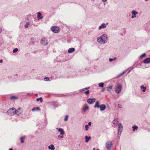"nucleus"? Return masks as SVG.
Segmentation results:
<instances>
[{
	"mask_svg": "<svg viewBox=\"0 0 150 150\" xmlns=\"http://www.w3.org/2000/svg\"><path fill=\"white\" fill-rule=\"evenodd\" d=\"M97 41L100 44H105L108 41V37L105 34H103L97 38Z\"/></svg>",
	"mask_w": 150,
	"mask_h": 150,
	"instance_id": "nucleus-1",
	"label": "nucleus"
},
{
	"mask_svg": "<svg viewBox=\"0 0 150 150\" xmlns=\"http://www.w3.org/2000/svg\"><path fill=\"white\" fill-rule=\"evenodd\" d=\"M105 146L107 150H110L112 146V143L110 141H108L106 143Z\"/></svg>",
	"mask_w": 150,
	"mask_h": 150,
	"instance_id": "nucleus-2",
	"label": "nucleus"
},
{
	"mask_svg": "<svg viewBox=\"0 0 150 150\" xmlns=\"http://www.w3.org/2000/svg\"><path fill=\"white\" fill-rule=\"evenodd\" d=\"M15 108H11L9 109L7 112V114L10 116H12L14 115V110Z\"/></svg>",
	"mask_w": 150,
	"mask_h": 150,
	"instance_id": "nucleus-3",
	"label": "nucleus"
},
{
	"mask_svg": "<svg viewBox=\"0 0 150 150\" xmlns=\"http://www.w3.org/2000/svg\"><path fill=\"white\" fill-rule=\"evenodd\" d=\"M122 88V86L121 84H118L117 85L115 91L117 93H119L121 91V89Z\"/></svg>",
	"mask_w": 150,
	"mask_h": 150,
	"instance_id": "nucleus-4",
	"label": "nucleus"
},
{
	"mask_svg": "<svg viewBox=\"0 0 150 150\" xmlns=\"http://www.w3.org/2000/svg\"><path fill=\"white\" fill-rule=\"evenodd\" d=\"M23 112L22 109L19 108L16 110H14V113L17 115H19L21 114Z\"/></svg>",
	"mask_w": 150,
	"mask_h": 150,
	"instance_id": "nucleus-5",
	"label": "nucleus"
},
{
	"mask_svg": "<svg viewBox=\"0 0 150 150\" xmlns=\"http://www.w3.org/2000/svg\"><path fill=\"white\" fill-rule=\"evenodd\" d=\"M59 28L58 27L54 26L52 27L51 28V29L52 31L55 33H56L58 32L59 30Z\"/></svg>",
	"mask_w": 150,
	"mask_h": 150,
	"instance_id": "nucleus-6",
	"label": "nucleus"
},
{
	"mask_svg": "<svg viewBox=\"0 0 150 150\" xmlns=\"http://www.w3.org/2000/svg\"><path fill=\"white\" fill-rule=\"evenodd\" d=\"M123 129V126L122 124L121 123L118 124V134H120H120H121V132L122 131Z\"/></svg>",
	"mask_w": 150,
	"mask_h": 150,
	"instance_id": "nucleus-7",
	"label": "nucleus"
},
{
	"mask_svg": "<svg viewBox=\"0 0 150 150\" xmlns=\"http://www.w3.org/2000/svg\"><path fill=\"white\" fill-rule=\"evenodd\" d=\"M108 23H102L100 25L98 28V29L99 30H100L102 29H104L106 27L107 25H108Z\"/></svg>",
	"mask_w": 150,
	"mask_h": 150,
	"instance_id": "nucleus-8",
	"label": "nucleus"
},
{
	"mask_svg": "<svg viewBox=\"0 0 150 150\" xmlns=\"http://www.w3.org/2000/svg\"><path fill=\"white\" fill-rule=\"evenodd\" d=\"M41 43L44 45H46L48 44V41L45 38H42L41 40Z\"/></svg>",
	"mask_w": 150,
	"mask_h": 150,
	"instance_id": "nucleus-9",
	"label": "nucleus"
},
{
	"mask_svg": "<svg viewBox=\"0 0 150 150\" xmlns=\"http://www.w3.org/2000/svg\"><path fill=\"white\" fill-rule=\"evenodd\" d=\"M96 99L93 98H88L87 100V102L89 104H91L94 103L96 101Z\"/></svg>",
	"mask_w": 150,
	"mask_h": 150,
	"instance_id": "nucleus-10",
	"label": "nucleus"
},
{
	"mask_svg": "<svg viewBox=\"0 0 150 150\" xmlns=\"http://www.w3.org/2000/svg\"><path fill=\"white\" fill-rule=\"evenodd\" d=\"M113 124L112 126L114 127H115L117 126V125L118 124V121L117 119H116L114 120L113 121Z\"/></svg>",
	"mask_w": 150,
	"mask_h": 150,
	"instance_id": "nucleus-11",
	"label": "nucleus"
},
{
	"mask_svg": "<svg viewBox=\"0 0 150 150\" xmlns=\"http://www.w3.org/2000/svg\"><path fill=\"white\" fill-rule=\"evenodd\" d=\"M138 13V12H137L136 11H135L133 10L132 12V16L131 17V18H134L136 17L137 14Z\"/></svg>",
	"mask_w": 150,
	"mask_h": 150,
	"instance_id": "nucleus-12",
	"label": "nucleus"
},
{
	"mask_svg": "<svg viewBox=\"0 0 150 150\" xmlns=\"http://www.w3.org/2000/svg\"><path fill=\"white\" fill-rule=\"evenodd\" d=\"M56 129L58 130V131L60 132V134L61 135H63L64 133L63 130L61 128H56Z\"/></svg>",
	"mask_w": 150,
	"mask_h": 150,
	"instance_id": "nucleus-13",
	"label": "nucleus"
},
{
	"mask_svg": "<svg viewBox=\"0 0 150 150\" xmlns=\"http://www.w3.org/2000/svg\"><path fill=\"white\" fill-rule=\"evenodd\" d=\"M100 111H103L106 109V106L104 104H102L100 105L99 107Z\"/></svg>",
	"mask_w": 150,
	"mask_h": 150,
	"instance_id": "nucleus-14",
	"label": "nucleus"
},
{
	"mask_svg": "<svg viewBox=\"0 0 150 150\" xmlns=\"http://www.w3.org/2000/svg\"><path fill=\"white\" fill-rule=\"evenodd\" d=\"M100 107L99 104V102L98 101H97L96 102L94 106V108H99Z\"/></svg>",
	"mask_w": 150,
	"mask_h": 150,
	"instance_id": "nucleus-15",
	"label": "nucleus"
},
{
	"mask_svg": "<svg viewBox=\"0 0 150 150\" xmlns=\"http://www.w3.org/2000/svg\"><path fill=\"white\" fill-rule=\"evenodd\" d=\"M144 62L145 64H148L150 62V58H148L145 59L144 61Z\"/></svg>",
	"mask_w": 150,
	"mask_h": 150,
	"instance_id": "nucleus-16",
	"label": "nucleus"
},
{
	"mask_svg": "<svg viewBox=\"0 0 150 150\" xmlns=\"http://www.w3.org/2000/svg\"><path fill=\"white\" fill-rule=\"evenodd\" d=\"M40 108H39V107H35L32 110V111H40Z\"/></svg>",
	"mask_w": 150,
	"mask_h": 150,
	"instance_id": "nucleus-17",
	"label": "nucleus"
},
{
	"mask_svg": "<svg viewBox=\"0 0 150 150\" xmlns=\"http://www.w3.org/2000/svg\"><path fill=\"white\" fill-rule=\"evenodd\" d=\"M75 50V49L74 48H71L69 49L68 50V52L69 53H71L73 52H74Z\"/></svg>",
	"mask_w": 150,
	"mask_h": 150,
	"instance_id": "nucleus-18",
	"label": "nucleus"
},
{
	"mask_svg": "<svg viewBox=\"0 0 150 150\" xmlns=\"http://www.w3.org/2000/svg\"><path fill=\"white\" fill-rule=\"evenodd\" d=\"M91 122H89L88 123V125H86L85 126V127L86 128L85 130L86 131H87L88 130V126H90L91 125Z\"/></svg>",
	"mask_w": 150,
	"mask_h": 150,
	"instance_id": "nucleus-19",
	"label": "nucleus"
},
{
	"mask_svg": "<svg viewBox=\"0 0 150 150\" xmlns=\"http://www.w3.org/2000/svg\"><path fill=\"white\" fill-rule=\"evenodd\" d=\"M85 138L86 139L85 141L86 142H88L89 141V140L91 139L90 137H88L87 136H85Z\"/></svg>",
	"mask_w": 150,
	"mask_h": 150,
	"instance_id": "nucleus-20",
	"label": "nucleus"
},
{
	"mask_svg": "<svg viewBox=\"0 0 150 150\" xmlns=\"http://www.w3.org/2000/svg\"><path fill=\"white\" fill-rule=\"evenodd\" d=\"M37 17L38 19H42V16L41 15V13L40 12H38V13Z\"/></svg>",
	"mask_w": 150,
	"mask_h": 150,
	"instance_id": "nucleus-21",
	"label": "nucleus"
},
{
	"mask_svg": "<svg viewBox=\"0 0 150 150\" xmlns=\"http://www.w3.org/2000/svg\"><path fill=\"white\" fill-rule=\"evenodd\" d=\"M48 149L51 150H54L55 147L53 144H51L50 146H48Z\"/></svg>",
	"mask_w": 150,
	"mask_h": 150,
	"instance_id": "nucleus-22",
	"label": "nucleus"
},
{
	"mask_svg": "<svg viewBox=\"0 0 150 150\" xmlns=\"http://www.w3.org/2000/svg\"><path fill=\"white\" fill-rule=\"evenodd\" d=\"M89 108V107L87 105H86L83 108V110L84 112H85L86 110H88Z\"/></svg>",
	"mask_w": 150,
	"mask_h": 150,
	"instance_id": "nucleus-23",
	"label": "nucleus"
},
{
	"mask_svg": "<svg viewBox=\"0 0 150 150\" xmlns=\"http://www.w3.org/2000/svg\"><path fill=\"white\" fill-rule=\"evenodd\" d=\"M141 88L142 89L143 92H144L146 91V88L144 87V86H141Z\"/></svg>",
	"mask_w": 150,
	"mask_h": 150,
	"instance_id": "nucleus-24",
	"label": "nucleus"
},
{
	"mask_svg": "<svg viewBox=\"0 0 150 150\" xmlns=\"http://www.w3.org/2000/svg\"><path fill=\"white\" fill-rule=\"evenodd\" d=\"M146 56V54L145 53H144L142 54V55L140 56L139 57V59H142L143 58H144V57H145Z\"/></svg>",
	"mask_w": 150,
	"mask_h": 150,
	"instance_id": "nucleus-25",
	"label": "nucleus"
},
{
	"mask_svg": "<svg viewBox=\"0 0 150 150\" xmlns=\"http://www.w3.org/2000/svg\"><path fill=\"white\" fill-rule=\"evenodd\" d=\"M112 86H109L107 87V90L108 91L110 92L111 91V90L112 89Z\"/></svg>",
	"mask_w": 150,
	"mask_h": 150,
	"instance_id": "nucleus-26",
	"label": "nucleus"
},
{
	"mask_svg": "<svg viewBox=\"0 0 150 150\" xmlns=\"http://www.w3.org/2000/svg\"><path fill=\"white\" fill-rule=\"evenodd\" d=\"M132 128L133 129V131H134L138 129V127L137 126L134 125L132 127Z\"/></svg>",
	"mask_w": 150,
	"mask_h": 150,
	"instance_id": "nucleus-27",
	"label": "nucleus"
},
{
	"mask_svg": "<svg viewBox=\"0 0 150 150\" xmlns=\"http://www.w3.org/2000/svg\"><path fill=\"white\" fill-rule=\"evenodd\" d=\"M117 59V58L116 57H114L113 58H109V60L110 62H111L112 61H114Z\"/></svg>",
	"mask_w": 150,
	"mask_h": 150,
	"instance_id": "nucleus-28",
	"label": "nucleus"
},
{
	"mask_svg": "<svg viewBox=\"0 0 150 150\" xmlns=\"http://www.w3.org/2000/svg\"><path fill=\"white\" fill-rule=\"evenodd\" d=\"M53 106L55 108H56L58 106V103H57V102H54L53 104Z\"/></svg>",
	"mask_w": 150,
	"mask_h": 150,
	"instance_id": "nucleus-29",
	"label": "nucleus"
},
{
	"mask_svg": "<svg viewBox=\"0 0 150 150\" xmlns=\"http://www.w3.org/2000/svg\"><path fill=\"white\" fill-rule=\"evenodd\" d=\"M127 71V70H126L124 71L123 72H122L121 74L119 75L118 76V77H120L121 76H122L124 74H125L126 73Z\"/></svg>",
	"mask_w": 150,
	"mask_h": 150,
	"instance_id": "nucleus-30",
	"label": "nucleus"
},
{
	"mask_svg": "<svg viewBox=\"0 0 150 150\" xmlns=\"http://www.w3.org/2000/svg\"><path fill=\"white\" fill-rule=\"evenodd\" d=\"M104 83H100L98 84V85L100 87H103Z\"/></svg>",
	"mask_w": 150,
	"mask_h": 150,
	"instance_id": "nucleus-31",
	"label": "nucleus"
},
{
	"mask_svg": "<svg viewBox=\"0 0 150 150\" xmlns=\"http://www.w3.org/2000/svg\"><path fill=\"white\" fill-rule=\"evenodd\" d=\"M36 100L37 101H38L39 100H40L41 102H42V99L41 97H40L39 98H37L36 99Z\"/></svg>",
	"mask_w": 150,
	"mask_h": 150,
	"instance_id": "nucleus-32",
	"label": "nucleus"
},
{
	"mask_svg": "<svg viewBox=\"0 0 150 150\" xmlns=\"http://www.w3.org/2000/svg\"><path fill=\"white\" fill-rule=\"evenodd\" d=\"M30 24V23L29 22H27L26 23V24L25 25L24 27L25 28H28V26Z\"/></svg>",
	"mask_w": 150,
	"mask_h": 150,
	"instance_id": "nucleus-33",
	"label": "nucleus"
},
{
	"mask_svg": "<svg viewBox=\"0 0 150 150\" xmlns=\"http://www.w3.org/2000/svg\"><path fill=\"white\" fill-rule=\"evenodd\" d=\"M25 138V137H21V138L20 139L21 140V143H24V140L23 139Z\"/></svg>",
	"mask_w": 150,
	"mask_h": 150,
	"instance_id": "nucleus-34",
	"label": "nucleus"
},
{
	"mask_svg": "<svg viewBox=\"0 0 150 150\" xmlns=\"http://www.w3.org/2000/svg\"><path fill=\"white\" fill-rule=\"evenodd\" d=\"M44 80L45 81H50V80L49 79V78L48 77H45L44 78Z\"/></svg>",
	"mask_w": 150,
	"mask_h": 150,
	"instance_id": "nucleus-35",
	"label": "nucleus"
},
{
	"mask_svg": "<svg viewBox=\"0 0 150 150\" xmlns=\"http://www.w3.org/2000/svg\"><path fill=\"white\" fill-rule=\"evenodd\" d=\"M18 48H16L13 50V53H16L18 51Z\"/></svg>",
	"mask_w": 150,
	"mask_h": 150,
	"instance_id": "nucleus-36",
	"label": "nucleus"
},
{
	"mask_svg": "<svg viewBox=\"0 0 150 150\" xmlns=\"http://www.w3.org/2000/svg\"><path fill=\"white\" fill-rule=\"evenodd\" d=\"M68 115H66L65 116V118L64 119V120L65 121H67L68 120Z\"/></svg>",
	"mask_w": 150,
	"mask_h": 150,
	"instance_id": "nucleus-37",
	"label": "nucleus"
},
{
	"mask_svg": "<svg viewBox=\"0 0 150 150\" xmlns=\"http://www.w3.org/2000/svg\"><path fill=\"white\" fill-rule=\"evenodd\" d=\"M10 98L11 99H16V98H17V97L15 96H11L10 97Z\"/></svg>",
	"mask_w": 150,
	"mask_h": 150,
	"instance_id": "nucleus-38",
	"label": "nucleus"
},
{
	"mask_svg": "<svg viewBox=\"0 0 150 150\" xmlns=\"http://www.w3.org/2000/svg\"><path fill=\"white\" fill-rule=\"evenodd\" d=\"M85 93L86 95H88L89 94V90H87L85 92Z\"/></svg>",
	"mask_w": 150,
	"mask_h": 150,
	"instance_id": "nucleus-39",
	"label": "nucleus"
},
{
	"mask_svg": "<svg viewBox=\"0 0 150 150\" xmlns=\"http://www.w3.org/2000/svg\"><path fill=\"white\" fill-rule=\"evenodd\" d=\"M118 106L120 108H122V106L120 104H118Z\"/></svg>",
	"mask_w": 150,
	"mask_h": 150,
	"instance_id": "nucleus-40",
	"label": "nucleus"
},
{
	"mask_svg": "<svg viewBox=\"0 0 150 150\" xmlns=\"http://www.w3.org/2000/svg\"><path fill=\"white\" fill-rule=\"evenodd\" d=\"M85 90V88H83L80 89L79 90V91L80 92H82V91H84Z\"/></svg>",
	"mask_w": 150,
	"mask_h": 150,
	"instance_id": "nucleus-41",
	"label": "nucleus"
},
{
	"mask_svg": "<svg viewBox=\"0 0 150 150\" xmlns=\"http://www.w3.org/2000/svg\"><path fill=\"white\" fill-rule=\"evenodd\" d=\"M63 135H58V138H62L63 137Z\"/></svg>",
	"mask_w": 150,
	"mask_h": 150,
	"instance_id": "nucleus-42",
	"label": "nucleus"
},
{
	"mask_svg": "<svg viewBox=\"0 0 150 150\" xmlns=\"http://www.w3.org/2000/svg\"><path fill=\"white\" fill-rule=\"evenodd\" d=\"M127 70H129L128 73H129L132 70V69H127Z\"/></svg>",
	"mask_w": 150,
	"mask_h": 150,
	"instance_id": "nucleus-43",
	"label": "nucleus"
},
{
	"mask_svg": "<svg viewBox=\"0 0 150 150\" xmlns=\"http://www.w3.org/2000/svg\"><path fill=\"white\" fill-rule=\"evenodd\" d=\"M105 91V88H103L102 90H101V91H102V92H103L104 91Z\"/></svg>",
	"mask_w": 150,
	"mask_h": 150,
	"instance_id": "nucleus-44",
	"label": "nucleus"
},
{
	"mask_svg": "<svg viewBox=\"0 0 150 150\" xmlns=\"http://www.w3.org/2000/svg\"><path fill=\"white\" fill-rule=\"evenodd\" d=\"M89 87H86V88H84L85 90H87V89H89Z\"/></svg>",
	"mask_w": 150,
	"mask_h": 150,
	"instance_id": "nucleus-45",
	"label": "nucleus"
},
{
	"mask_svg": "<svg viewBox=\"0 0 150 150\" xmlns=\"http://www.w3.org/2000/svg\"><path fill=\"white\" fill-rule=\"evenodd\" d=\"M121 134H120H120H118V137H119V138H120V135Z\"/></svg>",
	"mask_w": 150,
	"mask_h": 150,
	"instance_id": "nucleus-46",
	"label": "nucleus"
},
{
	"mask_svg": "<svg viewBox=\"0 0 150 150\" xmlns=\"http://www.w3.org/2000/svg\"><path fill=\"white\" fill-rule=\"evenodd\" d=\"M3 62V60L2 59L0 60V63H2Z\"/></svg>",
	"mask_w": 150,
	"mask_h": 150,
	"instance_id": "nucleus-47",
	"label": "nucleus"
},
{
	"mask_svg": "<svg viewBox=\"0 0 150 150\" xmlns=\"http://www.w3.org/2000/svg\"><path fill=\"white\" fill-rule=\"evenodd\" d=\"M2 31V28H1L0 27V33Z\"/></svg>",
	"mask_w": 150,
	"mask_h": 150,
	"instance_id": "nucleus-48",
	"label": "nucleus"
},
{
	"mask_svg": "<svg viewBox=\"0 0 150 150\" xmlns=\"http://www.w3.org/2000/svg\"><path fill=\"white\" fill-rule=\"evenodd\" d=\"M102 0L103 2H105V1H107V0Z\"/></svg>",
	"mask_w": 150,
	"mask_h": 150,
	"instance_id": "nucleus-49",
	"label": "nucleus"
},
{
	"mask_svg": "<svg viewBox=\"0 0 150 150\" xmlns=\"http://www.w3.org/2000/svg\"><path fill=\"white\" fill-rule=\"evenodd\" d=\"M9 150H13V149H12V148H10V149Z\"/></svg>",
	"mask_w": 150,
	"mask_h": 150,
	"instance_id": "nucleus-50",
	"label": "nucleus"
},
{
	"mask_svg": "<svg viewBox=\"0 0 150 150\" xmlns=\"http://www.w3.org/2000/svg\"><path fill=\"white\" fill-rule=\"evenodd\" d=\"M30 93H27V96H28V95H29L30 94Z\"/></svg>",
	"mask_w": 150,
	"mask_h": 150,
	"instance_id": "nucleus-51",
	"label": "nucleus"
},
{
	"mask_svg": "<svg viewBox=\"0 0 150 150\" xmlns=\"http://www.w3.org/2000/svg\"><path fill=\"white\" fill-rule=\"evenodd\" d=\"M18 75V74H15L14 76H17Z\"/></svg>",
	"mask_w": 150,
	"mask_h": 150,
	"instance_id": "nucleus-52",
	"label": "nucleus"
},
{
	"mask_svg": "<svg viewBox=\"0 0 150 150\" xmlns=\"http://www.w3.org/2000/svg\"><path fill=\"white\" fill-rule=\"evenodd\" d=\"M133 69V67H132L131 68H130V69H132H132Z\"/></svg>",
	"mask_w": 150,
	"mask_h": 150,
	"instance_id": "nucleus-53",
	"label": "nucleus"
},
{
	"mask_svg": "<svg viewBox=\"0 0 150 150\" xmlns=\"http://www.w3.org/2000/svg\"><path fill=\"white\" fill-rule=\"evenodd\" d=\"M93 150H96L95 149V148H93Z\"/></svg>",
	"mask_w": 150,
	"mask_h": 150,
	"instance_id": "nucleus-54",
	"label": "nucleus"
},
{
	"mask_svg": "<svg viewBox=\"0 0 150 150\" xmlns=\"http://www.w3.org/2000/svg\"><path fill=\"white\" fill-rule=\"evenodd\" d=\"M96 150H99V149H96Z\"/></svg>",
	"mask_w": 150,
	"mask_h": 150,
	"instance_id": "nucleus-55",
	"label": "nucleus"
},
{
	"mask_svg": "<svg viewBox=\"0 0 150 150\" xmlns=\"http://www.w3.org/2000/svg\"><path fill=\"white\" fill-rule=\"evenodd\" d=\"M38 94H36V96H38Z\"/></svg>",
	"mask_w": 150,
	"mask_h": 150,
	"instance_id": "nucleus-56",
	"label": "nucleus"
}]
</instances>
